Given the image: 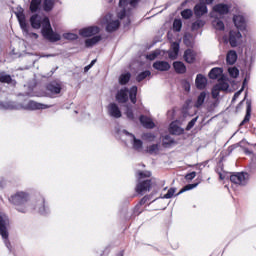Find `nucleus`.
I'll return each mask as SVG.
<instances>
[{
	"label": "nucleus",
	"mask_w": 256,
	"mask_h": 256,
	"mask_svg": "<svg viewBox=\"0 0 256 256\" xmlns=\"http://www.w3.org/2000/svg\"><path fill=\"white\" fill-rule=\"evenodd\" d=\"M61 91H63V82L59 80H53L48 82L45 85V95L50 99H56L61 95Z\"/></svg>",
	"instance_id": "obj_4"
},
{
	"label": "nucleus",
	"mask_w": 256,
	"mask_h": 256,
	"mask_svg": "<svg viewBox=\"0 0 256 256\" xmlns=\"http://www.w3.org/2000/svg\"><path fill=\"white\" fill-rule=\"evenodd\" d=\"M137 175L139 180L147 179L151 177V171H138Z\"/></svg>",
	"instance_id": "obj_47"
},
{
	"label": "nucleus",
	"mask_w": 256,
	"mask_h": 256,
	"mask_svg": "<svg viewBox=\"0 0 256 256\" xmlns=\"http://www.w3.org/2000/svg\"><path fill=\"white\" fill-rule=\"evenodd\" d=\"M129 81H131V73L130 72L120 75V77H119L120 85H127V83H129Z\"/></svg>",
	"instance_id": "obj_36"
},
{
	"label": "nucleus",
	"mask_w": 256,
	"mask_h": 256,
	"mask_svg": "<svg viewBox=\"0 0 256 256\" xmlns=\"http://www.w3.org/2000/svg\"><path fill=\"white\" fill-rule=\"evenodd\" d=\"M141 0H130L131 7H135Z\"/></svg>",
	"instance_id": "obj_63"
},
{
	"label": "nucleus",
	"mask_w": 256,
	"mask_h": 256,
	"mask_svg": "<svg viewBox=\"0 0 256 256\" xmlns=\"http://www.w3.org/2000/svg\"><path fill=\"white\" fill-rule=\"evenodd\" d=\"M146 151H147V153H149V155H158L159 144H152V145L148 146Z\"/></svg>",
	"instance_id": "obj_40"
},
{
	"label": "nucleus",
	"mask_w": 256,
	"mask_h": 256,
	"mask_svg": "<svg viewBox=\"0 0 256 256\" xmlns=\"http://www.w3.org/2000/svg\"><path fill=\"white\" fill-rule=\"evenodd\" d=\"M228 73L232 79H237V77H239V69L237 67L229 68Z\"/></svg>",
	"instance_id": "obj_44"
},
{
	"label": "nucleus",
	"mask_w": 256,
	"mask_h": 256,
	"mask_svg": "<svg viewBox=\"0 0 256 256\" xmlns=\"http://www.w3.org/2000/svg\"><path fill=\"white\" fill-rule=\"evenodd\" d=\"M101 39H103V37H101V35H96L93 36L92 38H88L85 40V47L87 49L94 47V45H97V43H99V41H101Z\"/></svg>",
	"instance_id": "obj_24"
},
{
	"label": "nucleus",
	"mask_w": 256,
	"mask_h": 256,
	"mask_svg": "<svg viewBox=\"0 0 256 256\" xmlns=\"http://www.w3.org/2000/svg\"><path fill=\"white\" fill-rule=\"evenodd\" d=\"M132 147L135 151H141L143 149V141L141 139H137V137H132Z\"/></svg>",
	"instance_id": "obj_32"
},
{
	"label": "nucleus",
	"mask_w": 256,
	"mask_h": 256,
	"mask_svg": "<svg viewBox=\"0 0 256 256\" xmlns=\"http://www.w3.org/2000/svg\"><path fill=\"white\" fill-rule=\"evenodd\" d=\"M183 58L186 63H195V59H197V53H195L193 49L188 48L185 50Z\"/></svg>",
	"instance_id": "obj_17"
},
{
	"label": "nucleus",
	"mask_w": 256,
	"mask_h": 256,
	"mask_svg": "<svg viewBox=\"0 0 256 256\" xmlns=\"http://www.w3.org/2000/svg\"><path fill=\"white\" fill-rule=\"evenodd\" d=\"M146 57L150 61H155V59H157V57H159V52L154 51V52L148 54Z\"/></svg>",
	"instance_id": "obj_54"
},
{
	"label": "nucleus",
	"mask_w": 256,
	"mask_h": 256,
	"mask_svg": "<svg viewBox=\"0 0 256 256\" xmlns=\"http://www.w3.org/2000/svg\"><path fill=\"white\" fill-rule=\"evenodd\" d=\"M122 133H124V135H127L128 137H135V135L133 133H130L129 131L127 130H123Z\"/></svg>",
	"instance_id": "obj_61"
},
{
	"label": "nucleus",
	"mask_w": 256,
	"mask_h": 256,
	"mask_svg": "<svg viewBox=\"0 0 256 256\" xmlns=\"http://www.w3.org/2000/svg\"><path fill=\"white\" fill-rule=\"evenodd\" d=\"M9 201L16 207L19 213H27V202L29 201V194L26 192H17L9 198Z\"/></svg>",
	"instance_id": "obj_3"
},
{
	"label": "nucleus",
	"mask_w": 256,
	"mask_h": 256,
	"mask_svg": "<svg viewBox=\"0 0 256 256\" xmlns=\"http://www.w3.org/2000/svg\"><path fill=\"white\" fill-rule=\"evenodd\" d=\"M205 20L197 19L195 22L191 25V31H199V29H203L205 27Z\"/></svg>",
	"instance_id": "obj_31"
},
{
	"label": "nucleus",
	"mask_w": 256,
	"mask_h": 256,
	"mask_svg": "<svg viewBox=\"0 0 256 256\" xmlns=\"http://www.w3.org/2000/svg\"><path fill=\"white\" fill-rule=\"evenodd\" d=\"M183 27V21L181 19H175L173 22V29L176 31V33H179Z\"/></svg>",
	"instance_id": "obj_41"
},
{
	"label": "nucleus",
	"mask_w": 256,
	"mask_h": 256,
	"mask_svg": "<svg viewBox=\"0 0 256 256\" xmlns=\"http://www.w3.org/2000/svg\"><path fill=\"white\" fill-rule=\"evenodd\" d=\"M214 1L215 0H200V2L205 3V5H212Z\"/></svg>",
	"instance_id": "obj_62"
},
{
	"label": "nucleus",
	"mask_w": 256,
	"mask_h": 256,
	"mask_svg": "<svg viewBox=\"0 0 256 256\" xmlns=\"http://www.w3.org/2000/svg\"><path fill=\"white\" fill-rule=\"evenodd\" d=\"M243 37L241 31L230 30L229 31V44L231 47H237L239 45V40Z\"/></svg>",
	"instance_id": "obj_11"
},
{
	"label": "nucleus",
	"mask_w": 256,
	"mask_h": 256,
	"mask_svg": "<svg viewBox=\"0 0 256 256\" xmlns=\"http://www.w3.org/2000/svg\"><path fill=\"white\" fill-rule=\"evenodd\" d=\"M223 75V68L215 67L212 68L208 74L209 79H219Z\"/></svg>",
	"instance_id": "obj_28"
},
{
	"label": "nucleus",
	"mask_w": 256,
	"mask_h": 256,
	"mask_svg": "<svg viewBox=\"0 0 256 256\" xmlns=\"http://www.w3.org/2000/svg\"><path fill=\"white\" fill-rule=\"evenodd\" d=\"M41 3L42 0H31L29 6L31 13H37V11H41Z\"/></svg>",
	"instance_id": "obj_29"
},
{
	"label": "nucleus",
	"mask_w": 256,
	"mask_h": 256,
	"mask_svg": "<svg viewBox=\"0 0 256 256\" xmlns=\"http://www.w3.org/2000/svg\"><path fill=\"white\" fill-rule=\"evenodd\" d=\"M207 97V93L206 92H201L196 100V102L194 103V107H196V109H199L200 107H203V103H205V99Z\"/></svg>",
	"instance_id": "obj_30"
},
{
	"label": "nucleus",
	"mask_w": 256,
	"mask_h": 256,
	"mask_svg": "<svg viewBox=\"0 0 256 256\" xmlns=\"http://www.w3.org/2000/svg\"><path fill=\"white\" fill-rule=\"evenodd\" d=\"M175 143H177L175 142V139L171 138L169 135H166L163 139L162 146L167 149L168 147H171V145H175Z\"/></svg>",
	"instance_id": "obj_38"
},
{
	"label": "nucleus",
	"mask_w": 256,
	"mask_h": 256,
	"mask_svg": "<svg viewBox=\"0 0 256 256\" xmlns=\"http://www.w3.org/2000/svg\"><path fill=\"white\" fill-rule=\"evenodd\" d=\"M55 7V0H44L43 9L46 13L53 11Z\"/></svg>",
	"instance_id": "obj_35"
},
{
	"label": "nucleus",
	"mask_w": 256,
	"mask_h": 256,
	"mask_svg": "<svg viewBox=\"0 0 256 256\" xmlns=\"http://www.w3.org/2000/svg\"><path fill=\"white\" fill-rule=\"evenodd\" d=\"M144 139H146V141H155V134L148 132V133H144L143 134Z\"/></svg>",
	"instance_id": "obj_52"
},
{
	"label": "nucleus",
	"mask_w": 256,
	"mask_h": 256,
	"mask_svg": "<svg viewBox=\"0 0 256 256\" xmlns=\"http://www.w3.org/2000/svg\"><path fill=\"white\" fill-rule=\"evenodd\" d=\"M195 177H197V172H190L185 175L186 181H193V179H195Z\"/></svg>",
	"instance_id": "obj_55"
},
{
	"label": "nucleus",
	"mask_w": 256,
	"mask_h": 256,
	"mask_svg": "<svg viewBox=\"0 0 256 256\" xmlns=\"http://www.w3.org/2000/svg\"><path fill=\"white\" fill-rule=\"evenodd\" d=\"M220 89L216 87V85L212 88V97L213 99H217L219 97Z\"/></svg>",
	"instance_id": "obj_56"
},
{
	"label": "nucleus",
	"mask_w": 256,
	"mask_h": 256,
	"mask_svg": "<svg viewBox=\"0 0 256 256\" xmlns=\"http://www.w3.org/2000/svg\"><path fill=\"white\" fill-rule=\"evenodd\" d=\"M234 27L237 31H247V17L243 14H234L232 17Z\"/></svg>",
	"instance_id": "obj_6"
},
{
	"label": "nucleus",
	"mask_w": 256,
	"mask_h": 256,
	"mask_svg": "<svg viewBox=\"0 0 256 256\" xmlns=\"http://www.w3.org/2000/svg\"><path fill=\"white\" fill-rule=\"evenodd\" d=\"M139 121L141 125L145 127V129H155V122L145 115H140Z\"/></svg>",
	"instance_id": "obj_19"
},
{
	"label": "nucleus",
	"mask_w": 256,
	"mask_h": 256,
	"mask_svg": "<svg viewBox=\"0 0 256 256\" xmlns=\"http://www.w3.org/2000/svg\"><path fill=\"white\" fill-rule=\"evenodd\" d=\"M108 115L114 117V119H120L122 117L121 109L116 103H110L107 107Z\"/></svg>",
	"instance_id": "obj_13"
},
{
	"label": "nucleus",
	"mask_w": 256,
	"mask_h": 256,
	"mask_svg": "<svg viewBox=\"0 0 256 256\" xmlns=\"http://www.w3.org/2000/svg\"><path fill=\"white\" fill-rule=\"evenodd\" d=\"M6 185H7V181H5V179H1L0 180V187H1V189H3Z\"/></svg>",
	"instance_id": "obj_64"
},
{
	"label": "nucleus",
	"mask_w": 256,
	"mask_h": 256,
	"mask_svg": "<svg viewBox=\"0 0 256 256\" xmlns=\"http://www.w3.org/2000/svg\"><path fill=\"white\" fill-rule=\"evenodd\" d=\"M208 12L209 9L207 8V4H205V2L200 1V3L194 6V15L197 17H203V15H206Z\"/></svg>",
	"instance_id": "obj_14"
},
{
	"label": "nucleus",
	"mask_w": 256,
	"mask_h": 256,
	"mask_svg": "<svg viewBox=\"0 0 256 256\" xmlns=\"http://www.w3.org/2000/svg\"><path fill=\"white\" fill-rule=\"evenodd\" d=\"M152 67L156 69V71H169L171 64L167 61H156L153 63Z\"/></svg>",
	"instance_id": "obj_18"
},
{
	"label": "nucleus",
	"mask_w": 256,
	"mask_h": 256,
	"mask_svg": "<svg viewBox=\"0 0 256 256\" xmlns=\"http://www.w3.org/2000/svg\"><path fill=\"white\" fill-rule=\"evenodd\" d=\"M182 19H191L193 17V10L185 9L181 12Z\"/></svg>",
	"instance_id": "obj_46"
},
{
	"label": "nucleus",
	"mask_w": 256,
	"mask_h": 256,
	"mask_svg": "<svg viewBox=\"0 0 256 256\" xmlns=\"http://www.w3.org/2000/svg\"><path fill=\"white\" fill-rule=\"evenodd\" d=\"M249 121H251V100L246 101V115L240 123V127H243V125H245V123H249Z\"/></svg>",
	"instance_id": "obj_25"
},
{
	"label": "nucleus",
	"mask_w": 256,
	"mask_h": 256,
	"mask_svg": "<svg viewBox=\"0 0 256 256\" xmlns=\"http://www.w3.org/2000/svg\"><path fill=\"white\" fill-rule=\"evenodd\" d=\"M128 93H129L128 88L120 89L116 94V100L118 101V103H127V101H129Z\"/></svg>",
	"instance_id": "obj_16"
},
{
	"label": "nucleus",
	"mask_w": 256,
	"mask_h": 256,
	"mask_svg": "<svg viewBox=\"0 0 256 256\" xmlns=\"http://www.w3.org/2000/svg\"><path fill=\"white\" fill-rule=\"evenodd\" d=\"M195 123H197V117L193 118L191 120V122H188V124L186 126V131H191V129H193V127H195Z\"/></svg>",
	"instance_id": "obj_53"
},
{
	"label": "nucleus",
	"mask_w": 256,
	"mask_h": 256,
	"mask_svg": "<svg viewBox=\"0 0 256 256\" xmlns=\"http://www.w3.org/2000/svg\"><path fill=\"white\" fill-rule=\"evenodd\" d=\"M0 109L4 111H21V109H27L28 111H41L43 109H49V105L30 100L25 107L23 104L13 101H0Z\"/></svg>",
	"instance_id": "obj_2"
},
{
	"label": "nucleus",
	"mask_w": 256,
	"mask_h": 256,
	"mask_svg": "<svg viewBox=\"0 0 256 256\" xmlns=\"http://www.w3.org/2000/svg\"><path fill=\"white\" fill-rule=\"evenodd\" d=\"M106 19V31L107 33H114V31H117L119 27H121V21L119 20H107V16L105 17Z\"/></svg>",
	"instance_id": "obj_15"
},
{
	"label": "nucleus",
	"mask_w": 256,
	"mask_h": 256,
	"mask_svg": "<svg viewBox=\"0 0 256 256\" xmlns=\"http://www.w3.org/2000/svg\"><path fill=\"white\" fill-rule=\"evenodd\" d=\"M245 100H242L238 103V105L236 106V113H239V110L243 108V103Z\"/></svg>",
	"instance_id": "obj_59"
},
{
	"label": "nucleus",
	"mask_w": 256,
	"mask_h": 256,
	"mask_svg": "<svg viewBox=\"0 0 256 256\" xmlns=\"http://www.w3.org/2000/svg\"><path fill=\"white\" fill-rule=\"evenodd\" d=\"M150 199H151V196H149V195L144 196V197L139 201V203L135 206V208H134V215H137V216L141 215V214L143 213V210H139L140 207H141L142 205H145V203H147V201H149Z\"/></svg>",
	"instance_id": "obj_26"
},
{
	"label": "nucleus",
	"mask_w": 256,
	"mask_h": 256,
	"mask_svg": "<svg viewBox=\"0 0 256 256\" xmlns=\"http://www.w3.org/2000/svg\"><path fill=\"white\" fill-rule=\"evenodd\" d=\"M216 87L220 91H227V89H229V83L222 81V82H219L218 84H216Z\"/></svg>",
	"instance_id": "obj_50"
},
{
	"label": "nucleus",
	"mask_w": 256,
	"mask_h": 256,
	"mask_svg": "<svg viewBox=\"0 0 256 256\" xmlns=\"http://www.w3.org/2000/svg\"><path fill=\"white\" fill-rule=\"evenodd\" d=\"M170 135H183L185 133V129L181 128V126L177 125L175 122H172L169 127Z\"/></svg>",
	"instance_id": "obj_21"
},
{
	"label": "nucleus",
	"mask_w": 256,
	"mask_h": 256,
	"mask_svg": "<svg viewBox=\"0 0 256 256\" xmlns=\"http://www.w3.org/2000/svg\"><path fill=\"white\" fill-rule=\"evenodd\" d=\"M13 78L11 75L5 73V72H0V83H6L7 85H11L13 83Z\"/></svg>",
	"instance_id": "obj_33"
},
{
	"label": "nucleus",
	"mask_w": 256,
	"mask_h": 256,
	"mask_svg": "<svg viewBox=\"0 0 256 256\" xmlns=\"http://www.w3.org/2000/svg\"><path fill=\"white\" fill-rule=\"evenodd\" d=\"M17 20L19 22L20 28L24 33H29V24H27V18L25 17V10L20 7L17 12H15Z\"/></svg>",
	"instance_id": "obj_8"
},
{
	"label": "nucleus",
	"mask_w": 256,
	"mask_h": 256,
	"mask_svg": "<svg viewBox=\"0 0 256 256\" xmlns=\"http://www.w3.org/2000/svg\"><path fill=\"white\" fill-rule=\"evenodd\" d=\"M0 235L4 239V243L11 251V242L9 241V231L7 230V220L3 219V216L0 215Z\"/></svg>",
	"instance_id": "obj_7"
},
{
	"label": "nucleus",
	"mask_w": 256,
	"mask_h": 256,
	"mask_svg": "<svg viewBox=\"0 0 256 256\" xmlns=\"http://www.w3.org/2000/svg\"><path fill=\"white\" fill-rule=\"evenodd\" d=\"M147 77H151V72L149 70H145L143 72H140L136 76V81H137V83H141V81H145V79H147Z\"/></svg>",
	"instance_id": "obj_37"
},
{
	"label": "nucleus",
	"mask_w": 256,
	"mask_h": 256,
	"mask_svg": "<svg viewBox=\"0 0 256 256\" xmlns=\"http://www.w3.org/2000/svg\"><path fill=\"white\" fill-rule=\"evenodd\" d=\"M212 24L216 31H225V23H223L222 20L216 19L212 22Z\"/></svg>",
	"instance_id": "obj_39"
},
{
	"label": "nucleus",
	"mask_w": 256,
	"mask_h": 256,
	"mask_svg": "<svg viewBox=\"0 0 256 256\" xmlns=\"http://www.w3.org/2000/svg\"><path fill=\"white\" fill-rule=\"evenodd\" d=\"M126 15H127V11L125 9H123L121 11V13L119 14V17H120V19H125Z\"/></svg>",
	"instance_id": "obj_60"
},
{
	"label": "nucleus",
	"mask_w": 256,
	"mask_h": 256,
	"mask_svg": "<svg viewBox=\"0 0 256 256\" xmlns=\"http://www.w3.org/2000/svg\"><path fill=\"white\" fill-rule=\"evenodd\" d=\"M191 39H192L191 35L189 34L184 35L183 41L186 47H193V41Z\"/></svg>",
	"instance_id": "obj_48"
},
{
	"label": "nucleus",
	"mask_w": 256,
	"mask_h": 256,
	"mask_svg": "<svg viewBox=\"0 0 256 256\" xmlns=\"http://www.w3.org/2000/svg\"><path fill=\"white\" fill-rule=\"evenodd\" d=\"M242 91H243V89H241V90L235 92V94H234V96H233V98H232V103H235V101H237V99H239V97H240Z\"/></svg>",
	"instance_id": "obj_57"
},
{
	"label": "nucleus",
	"mask_w": 256,
	"mask_h": 256,
	"mask_svg": "<svg viewBox=\"0 0 256 256\" xmlns=\"http://www.w3.org/2000/svg\"><path fill=\"white\" fill-rule=\"evenodd\" d=\"M40 205H42V207L38 208L39 209V213L41 215H46L47 214V210L45 209V198H41L40 199Z\"/></svg>",
	"instance_id": "obj_51"
},
{
	"label": "nucleus",
	"mask_w": 256,
	"mask_h": 256,
	"mask_svg": "<svg viewBox=\"0 0 256 256\" xmlns=\"http://www.w3.org/2000/svg\"><path fill=\"white\" fill-rule=\"evenodd\" d=\"M99 31H100V29L98 26H88V27L80 29L79 35L84 38L94 37V35H97L99 33Z\"/></svg>",
	"instance_id": "obj_10"
},
{
	"label": "nucleus",
	"mask_w": 256,
	"mask_h": 256,
	"mask_svg": "<svg viewBox=\"0 0 256 256\" xmlns=\"http://www.w3.org/2000/svg\"><path fill=\"white\" fill-rule=\"evenodd\" d=\"M179 42H173L171 45V50L169 51L168 55L170 59H177V56L179 55Z\"/></svg>",
	"instance_id": "obj_27"
},
{
	"label": "nucleus",
	"mask_w": 256,
	"mask_h": 256,
	"mask_svg": "<svg viewBox=\"0 0 256 256\" xmlns=\"http://www.w3.org/2000/svg\"><path fill=\"white\" fill-rule=\"evenodd\" d=\"M125 115L129 121H135V114L133 113V108L127 107L125 111Z\"/></svg>",
	"instance_id": "obj_45"
},
{
	"label": "nucleus",
	"mask_w": 256,
	"mask_h": 256,
	"mask_svg": "<svg viewBox=\"0 0 256 256\" xmlns=\"http://www.w3.org/2000/svg\"><path fill=\"white\" fill-rule=\"evenodd\" d=\"M195 83L197 89H205L207 87V78L203 74H197Z\"/></svg>",
	"instance_id": "obj_23"
},
{
	"label": "nucleus",
	"mask_w": 256,
	"mask_h": 256,
	"mask_svg": "<svg viewBox=\"0 0 256 256\" xmlns=\"http://www.w3.org/2000/svg\"><path fill=\"white\" fill-rule=\"evenodd\" d=\"M199 183H194V184H188L184 186L176 195H181V193H185V191H191V189H195Z\"/></svg>",
	"instance_id": "obj_42"
},
{
	"label": "nucleus",
	"mask_w": 256,
	"mask_h": 256,
	"mask_svg": "<svg viewBox=\"0 0 256 256\" xmlns=\"http://www.w3.org/2000/svg\"><path fill=\"white\" fill-rule=\"evenodd\" d=\"M173 67L178 75H184V73H187V66H185V64L181 61L173 62Z\"/></svg>",
	"instance_id": "obj_20"
},
{
	"label": "nucleus",
	"mask_w": 256,
	"mask_h": 256,
	"mask_svg": "<svg viewBox=\"0 0 256 256\" xmlns=\"http://www.w3.org/2000/svg\"><path fill=\"white\" fill-rule=\"evenodd\" d=\"M128 92L131 103L135 105L137 103V86H132Z\"/></svg>",
	"instance_id": "obj_34"
},
{
	"label": "nucleus",
	"mask_w": 256,
	"mask_h": 256,
	"mask_svg": "<svg viewBox=\"0 0 256 256\" xmlns=\"http://www.w3.org/2000/svg\"><path fill=\"white\" fill-rule=\"evenodd\" d=\"M30 25L32 29H39L42 27V37L47 41H50V43H57V41H61V35L53 31L49 17L45 16L42 18L39 14H34L30 17Z\"/></svg>",
	"instance_id": "obj_1"
},
{
	"label": "nucleus",
	"mask_w": 256,
	"mask_h": 256,
	"mask_svg": "<svg viewBox=\"0 0 256 256\" xmlns=\"http://www.w3.org/2000/svg\"><path fill=\"white\" fill-rule=\"evenodd\" d=\"M230 181L235 185L245 186L249 181V174L247 172H234L230 175Z\"/></svg>",
	"instance_id": "obj_5"
},
{
	"label": "nucleus",
	"mask_w": 256,
	"mask_h": 256,
	"mask_svg": "<svg viewBox=\"0 0 256 256\" xmlns=\"http://www.w3.org/2000/svg\"><path fill=\"white\" fill-rule=\"evenodd\" d=\"M63 37L67 40V41H77V39H79V36H77V34L75 33H64Z\"/></svg>",
	"instance_id": "obj_43"
},
{
	"label": "nucleus",
	"mask_w": 256,
	"mask_h": 256,
	"mask_svg": "<svg viewBox=\"0 0 256 256\" xmlns=\"http://www.w3.org/2000/svg\"><path fill=\"white\" fill-rule=\"evenodd\" d=\"M177 189L170 188L167 193L163 196V199H171L175 196Z\"/></svg>",
	"instance_id": "obj_49"
},
{
	"label": "nucleus",
	"mask_w": 256,
	"mask_h": 256,
	"mask_svg": "<svg viewBox=\"0 0 256 256\" xmlns=\"http://www.w3.org/2000/svg\"><path fill=\"white\" fill-rule=\"evenodd\" d=\"M232 7L233 5L231 4L218 3L213 6L212 11L220 16L229 15V13H231Z\"/></svg>",
	"instance_id": "obj_9"
},
{
	"label": "nucleus",
	"mask_w": 256,
	"mask_h": 256,
	"mask_svg": "<svg viewBox=\"0 0 256 256\" xmlns=\"http://www.w3.org/2000/svg\"><path fill=\"white\" fill-rule=\"evenodd\" d=\"M227 65H235L237 63V52L235 50H229L226 54Z\"/></svg>",
	"instance_id": "obj_22"
},
{
	"label": "nucleus",
	"mask_w": 256,
	"mask_h": 256,
	"mask_svg": "<svg viewBox=\"0 0 256 256\" xmlns=\"http://www.w3.org/2000/svg\"><path fill=\"white\" fill-rule=\"evenodd\" d=\"M129 0H119V7H127Z\"/></svg>",
	"instance_id": "obj_58"
},
{
	"label": "nucleus",
	"mask_w": 256,
	"mask_h": 256,
	"mask_svg": "<svg viewBox=\"0 0 256 256\" xmlns=\"http://www.w3.org/2000/svg\"><path fill=\"white\" fill-rule=\"evenodd\" d=\"M135 191L139 195H143L144 193H147V191H151V180H144L139 182L136 185Z\"/></svg>",
	"instance_id": "obj_12"
}]
</instances>
